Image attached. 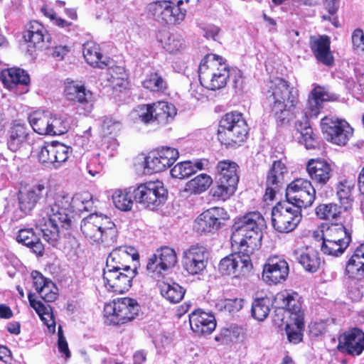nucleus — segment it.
I'll use <instances>...</instances> for the list:
<instances>
[{
  "label": "nucleus",
  "instance_id": "nucleus-1",
  "mask_svg": "<svg viewBox=\"0 0 364 364\" xmlns=\"http://www.w3.org/2000/svg\"><path fill=\"white\" fill-rule=\"evenodd\" d=\"M92 206V196L89 192L78 193L73 196L58 193L53 201L43 210V218L38 220L36 225L45 241L52 246H55L60 237V228L67 229L70 225V214L74 212L88 211Z\"/></svg>",
  "mask_w": 364,
  "mask_h": 364
},
{
  "label": "nucleus",
  "instance_id": "nucleus-2",
  "mask_svg": "<svg viewBox=\"0 0 364 364\" xmlns=\"http://www.w3.org/2000/svg\"><path fill=\"white\" fill-rule=\"evenodd\" d=\"M265 102L277 121L288 122L299 103V92L288 82L277 77L267 82L264 91Z\"/></svg>",
  "mask_w": 364,
  "mask_h": 364
},
{
  "label": "nucleus",
  "instance_id": "nucleus-3",
  "mask_svg": "<svg viewBox=\"0 0 364 364\" xmlns=\"http://www.w3.org/2000/svg\"><path fill=\"white\" fill-rule=\"evenodd\" d=\"M264 226V218L257 211L250 212L235 218L232 227V246L237 250L253 252L260 246L261 230Z\"/></svg>",
  "mask_w": 364,
  "mask_h": 364
},
{
  "label": "nucleus",
  "instance_id": "nucleus-4",
  "mask_svg": "<svg viewBox=\"0 0 364 364\" xmlns=\"http://www.w3.org/2000/svg\"><path fill=\"white\" fill-rule=\"evenodd\" d=\"M80 230L92 243L109 246L117 240V230L114 223L108 216L101 213H92L83 218Z\"/></svg>",
  "mask_w": 364,
  "mask_h": 364
},
{
  "label": "nucleus",
  "instance_id": "nucleus-5",
  "mask_svg": "<svg viewBox=\"0 0 364 364\" xmlns=\"http://www.w3.org/2000/svg\"><path fill=\"white\" fill-rule=\"evenodd\" d=\"M200 84L205 87L215 90L225 86L230 77L228 65L223 59L215 54L206 55L198 68Z\"/></svg>",
  "mask_w": 364,
  "mask_h": 364
},
{
  "label": "nucleus",
  "instance_id": "nucleus-6",
  "mask_svg": "<svg viewBox=\"0 0 364 364\" xmlns=\"http://www.w3.org/2000/svg\"><path fill=\"white\" fill-rule=\"evenodd\" d=\"M247 134L248 126L240 112L227 113L220 121L218 137L227 147L240 146Z\"/></svg>",
  "mask_w": 364,
  "mask_h": 364
},
{
  "label": "nucleus",
  "instance_id": "nucleus-7",
  "mask_svg": "<svg viewBox=\"0 0 364 364\" xmlns=\"http://www.w3.org/2000/svg\"><path fill=\"white\" fill-rule=\"evenodd\" d=\"M321 250L323 254L338 257L351 242V230L342 223H331L322 226Z\"/></svg>",
  "mask_w": 364,
  "mask_h": 364
},
{
  "label": "nucleus",
  "instance_id": "nucleus-8",
  "mask_svg": "<svg viewBox=\"0 0 364 364\" xmlns=\"http://www.w3.org/2000/svg\"><path fill=\"white\" fill-rule=\"evenodd\" d=\"M140 306L129 297L118 298L104 307L105 323L107 325L124 324L134 320L139 314Z\"/></svg>",
  "mask_w": 364,
  "mask_h": 364
},
{
  "label": "nucleus",
  "instance_id": "nucleus-9",
  "mask_svg": "<svg viewBox=\"0 0 364 364\" xmlns=\"http://www.w3.org/2000/svg\"><path fill=\"white\" fill-rule=\"evenodd\" d=\"M301 219V209L290 203H278L272 210V225L280 233L294 231Z\"/></svg>",
  "mask_w": 364,
  "mask_h": 364
},
{
  "label": "nucleus",
  "instance_id": "nucleus-10",
  "mask_svg": "<svg viewBox=\"0 0 364 364\" xmlns=\"http://www.w3.org/2000/svg\"><path fill=\"white\" fill-rule=\"evenodd\" d=\"M134 112L145 124L156 122L162 126L170 123L177 113L173 104L164 101L139 105Z\"/></svg>",
  "mask_w": 364,
  "mask_h": 364
},
{
  "label": "nucleus",
  "instance_id": "nucleus-11",
  "mask_svg": "<svg viewBox=\"0 0 364 364\" xmlns=\"http://www.w3.org/2000/svg\"><path fill=\"white\" fill-rule=\"evenodd\" d=\"M132 195L136 202L151 210L158 208L166 200V191L159 181H149L134 187Z\"/></svg>",
  "mask_w": 364,
  "mask_h": 364
},
{
  "label": "nucleus",
  "instance_id": "nucleus-12",
  "mask_svg": "<svg viewBox=\"0 0 364 364\" xmlns=\"http://www.w3.org/2000/svg\"><path fill=\"white\" fill-rule=\"evenodd\" d=\"M286 197L287 203L301 209L313 204L316 198V190L309 181L297 178L287 187Z\"/></svg>",
  "mask_w": 364,
  "mask_h": 364
},
{
  "label": "nucleus",
  "instance_id": "nucleus-13",
  "mask_svg": "<svg viewBox=\"0 0 364 364\" xmlns=\"http://www.w3.org/2000/svg\"><path fill=\"white\" fill-rule=\"evenodd\" d=\"M321 127L327 141L338 146L346 145L353 134V129L346 121L335 117H323Z\"/></svg>",
  "mask_w": 364,
  "mask_h": 364
},
{
  "label": "nucleus",
  "instance_id": "nucleus-14",
  "mask_svg": "<svg viewBox=\"0 0 364 364\" xmlns=\"http://www.w3.org/2000/svg\"><path fill=\"white\" fill-rule=\"evenodd\" d=\"M251 254L252 252L238 250L237 252L226 256L219 263L220 272L223 275H232L234 277L246 276L252 269Z\"/></svg>",
  "mask_w": 364,
  "mask_h": 364
},
{
  "label": "nucleus",
  "instance_id": "nucleus-15",
  "mask_svg": "<svg viewBox=\"0 0 364 364\" xmlns=\"http://www.w3.org/2000/svg\"><path fill=\"white\" fill-rule=\"evenodd\" d=\"M72 149L58 142L39 146L36 156L40 163L58 168L70 157Z\"/></svg>",
  "mask_w": 364,
  "mask_h": 364
},
{
  "label": "nucleus",
  "instance_id": "nucleus-16",
  "mask_svg": "<svg viewBox=\"0 0 364 364\" xmlns=\"http://www.w3.org/2000/svg\"><path fill=\"white\" fill-rule=\"evenodd\" d=\"M178 155L177 149L168 146L149 153L144 158V173L151 174L164 171L176 161Z\"/></svg>",
  "mask_w": 364,
  "mask_h": 364
},
{
  "label": "nucleus",
  "instance_id": "nucleus-17",
  "mask_svg": "<svg viewBox=\"0 0 364 364\" xmlns=\"http://www.w3.org/2000/svg\"><path fill=\"white\" fill-rule=\"evenodd\" d=\"M44 184L38 183L28 189L20 191L18 194V209L14 213L16 220L28 215L36 206L40 199L47 195Z\"/></svg>",
  "mask_w": 364,
  "mask_h": 364
},
{
  "label": "nucleus",
  "instance_id": "nucleus-18",
  "mask_svg": "<svg viewBox=\"0 0 364 364\" xmlns=\"http://www.w3.org/2000/svg\"><path fill=\"white\" fill-rule=\"evenodd\" d=\"M227 211L220 207H215L201 213L196 220L194 229L199 233L213 232L218 230L223 221L229 219Z\"/></svg>",
  "mask_w": 364,
  "mask_h": 364
},
{
  "label": "nucleus",
  "instance_id": "nucleus-19",
  "mask_svg": "<svg viewBox=\"0 0 364 364\" xmlns=\"http://www.w3.org/2000/svg\"><path fill=\"white\" fill-rule=\"evenodd\" d=\"M23 38L28 44L27 53L33 55L36 50L48 48L50 46L51 36L45 27L36 21H32L23 33Z\"/></svg>",
  "mask_w": 364,
  "mask_h": 364
},
{
  "label": "nucleus",
  "instance_id": "nucleus-20",
  "mask_svg": "<svg viewBox=\"0 0 364 364\" xmlns=\"http://www.w3.org/2000/svg\"><path fill=\"white\" fill-rule=\"evenodd\" d=\"M289 267L287 262L280 256H271L263 265L262 279L268 284H277L285 281Z\"/></svg>",
  "mask_w": 364,
  "mask_h": 364
},
{
  "label": "nucleus",
  "instance_id": "nucleus-21",
  "mask_svg": "<svg viewBox=\"0 0 364 364\" xmlns=\"http://www.w3.org/2000/svg\"><path fill=\"white\" fill-rule=\"evenodd\" d=\"M177 262V257L173 249L163 247L156 251L147 263V271L153 277H158L162 272L172 268Z\"/></svg>",
  "mask_w": 364,
  "mask_h": 364
},
{
  "label": "nucleus",
  "instance_id": "nucleus-22",
  "mask_svg": "<svg viewBox=\"0 0 364 364\" xmlns=\"http://www.w3.org/2000/svg\"><path fill=\"white\" fill-rule=\"evenodd\" d=\"M136 268H127L126 270L103 272V279L106 288L115 293L123 294L132 285V280L136 275Z\"/></svg>",
  "mask_w": 364,
  "mask_h": 364
},
{
  "label": "nucleus",
  "instance_id": "nucleus-23",
  "mask_svg": "<svg viewBox=\"0 0 364 364\" xmlns=\"http://www.w3.org/2000/svg\"><path fill=\"white\" fill-rule=\"evenodd\" d=\"M287 174V168L282 160L274 161L269 169L266 181V190L264 195L265 201L273 200L276 193L284 183V176Z\"/></svg>",
  "mask_w": 364,
  "mask_h": 364
},
{
  "label": "nucleus",
  "instance_id": "nucleus-24",
  "mask_svg": "<svg viewBox=\"0 0 364 364\" xmlns=\"http://www.w3.org/2000/svg\"><path fill=\"white\" fill-rule=\"evenodd\" d=\"M208 252L203 246H192L183 252V265L191 274H198L206 267Z\"/></svg>",
  "mask_w": 364,
  "mask_h": 364
},
{
  "label": "nucleus",
  "instance_id": "nucleus-25",
  "mask_svg": "<svg viewBox=\"0 0 364 364\" xmlns=\"http://www.w3.org/2000/svg\"><path fill=\"white\" fill-rule=\"evenodd\" d=\"M64 93L68 100L79 103L87 113L92 111L95 102L93 94L87 90L84 85L75 81H68L65 83Z\"/></svg>",
  "mask_w": 364,
  "mask_h": 364
},
{
  "label": "nucleus",
  "instance_id": "nucleus-26",
  "mask_svg": "<svg viewBox=\"0 0 364 364\" xmlns=\"http://www.w3.org/2000/svg\"><path fill=\"white\" fill-rule=\"evenodd\" d=\"M274 301L279 308L288 311L290 319H299V322L304 319V311L297 293L287 291L279 292L276 295Z\"/></svg>",
  "mask_w": 364,
  "mask_h": 364
},
{
  "label": "nucleus",
  "instance_id": "nucleus-27",
  "mask_svg": "<svg viewBox=\"0 0 364 364\" xmlns=\"http://www.w3.org/2000/svg\"><path fill=\"white\" fill-rule=\"evenodd\" d=\"M189 323L191 330L200 336L210 334L216 327L214 315L200 309L196 310L189 314Z\"/></svg>",
  "mask_w": 364,
  "mask_h": 364
},
{
  "label": "nucleus",
  "instance_id": "nucleus-28",
  "mask_svg": "<svg viewBox=\"0 0 364 364\" xmlns=\"http://www.w3.org/2000/svg\"><path fill=\"white\" fill-rule=\"evenodd\" d=\"M338 348L352 355H360L364 350V333L357 328L345 332L339 338Z\"/></svg>",
  "mask_w": 364,
  "mask_h": 364
},
{
  "label": "nucleus",
  "instance_id": "nucleus-29",
  "mask_svg": "<svg viewBox=\"0 0 364 364\" xmlns=\"http://www.w3.org/2000/svg\"><path fill=\"white\" fill-rule=\"evenodd\" d=\"M30 129L25 123L14 121L8 131L7 146L12 151H16L30 138Z\"/></svg>",
  "mask_w": 364,
  "mask_h": 364
},
{
  "label": "nucleus",
  "instance_id": "nucleus-30",
  "mask_svg": "<svg viewBox=\"0 0 364 364\" xmlns=\"http://www.w3.org/2000/svg\"><path fill=\"white\" fill-rule=\"evenodd\" d=\"M306 170L310 178L321 185H324L329 181L333 171L331 164L322 159L309 160Z\"/></svg>",
  "mask_w": 364,
  "mask_h": 364
},
{
  "label": "nucleus",
  "instance_id": "nucleus-31",
  "mask_svg": "<svg viewBox=\"0 0 364 364\" xmlns=\"http://www.w3.org/2000/svg\"><path fill=\"white\" fill-rule=\"evenodd\" d=\"M310 47L316 58L326 65L333 63V56L330 52L329 38L323 36L319 37L312 36L310 38Z\"/></svg>",
  "mask_w": 364,
  "mask_h": 364
},
{
  "label": "nucleus",
  "instance_id": "nucleus-32",
  "mask_svg": "<svg viewBox=\"0 0 364 364\" xmlns=\"http://www.w3.org/2000/svg\"><path fill=\"white\" fill-rule=\"evenodd\" d=\"M82 53L86 62L93 67L104 68L112 63L109 58L102 54L100 46L95 42L85 43L83 45Z\"/></svg>",
  "mask_w": 364,
  "mask_h": 364
},
{
  "label": "nucleus",
  "instance_id": "nucleus-33",
  "mask_svg": "<svg viewBox=\"0 0 364 364\" xmlns=\"http://www.w3.org/2000/svg\"><path fill=\"white\" fill-rule=\"evenodd\" d=\"M346 274L355 279L364 278V244L359 245L348 259Z\"/></svg>",
  "mask_w": 364,
  "mask_h": 364
},
{
  "label": "nucleus",
  "instance_id": "nucleus-34",
  "mask_svg": "<svg viewBox=\"0 0 364 364\" xmlns=\"http://www.w3.org/2000/svg\"><path fill=\"white\" fill-rule=\"evenodd\" d=\"M330 100L329 94L323 87H316L309 96L305 114L309 117H317L322 108L323 102Z\"/></svg>",
  "mask_w": 364,
  "mask_h": 364
},
{
  "label": "nucleus",
  "instance_id": "nucleus-35",
  "mask_svg": "<svg viewBox=\"0 0 364 364\" xmlns=\"http://www.w3.org/2000/svg\"><path fill=\"white\" fill-rule=\"evenodd\" d=\"M0 80L9 89H14L18 85H27L30 82L29 75L23 70L16 68L2 70Z\"/></svg>",
  "mask_w": 364,
  "mask_h": 364
},
{
  "label": "nucleus",
  "instance_id": "nucleus-36",
  "mask_svg": "<svg viewBox=\"0 0 364 364\" xmlns=\"http://www.w3.org/2000/svg\"><path fill=\"white\" fill-rule=\"evenodd\" d=\"M50 112L36 110L28 115V119L33 132L41 135H48Z\"/></svg>",
  "mask_w": 364,
  "mask_h": 364
},
{
  "label": "nucleus",
  "instance_id": "nucleus-37",
  "mask_svg": "<svg viewBox=\"0 0 364 364\" xmlns=\"http://www.w3.org/2000/svg\"><path fill=\"white\" fill-rule=\"evenodd\" d=\"M105 79L107 82L106 85L111 87L113 90L122 91L127 87V75L123 67H110L107 70Z\"/></svg>",
  "mask_w": 364,
  "mask_h": 364
},
{
  "label": "nucleus",
  "instance_id": "nucleus-38",
  "mask_svg": "<svg viewBox=\"0 0 364 364\" xmlns=\"http://www.w3.org/2000/svg\"><path fill=\"white\" fill-rule=\"evenodd\" d=\"M203 166L204 164L202 160L184 161L178 163L171 168V175L176 178L184 179L203 169Z\"/></svg>",
  "mask_w": 364,
  "mask_h": 364
},
{
  "label": "nucleus",
  "instance_id": "nucleus-39",
  "mask_svg": "<svg viewBox=\"0 0 364 364\" xmlns=\"http://www.w3.org/2000/svg\"><path fill=\"white\" fill-rule=\"evenodd\" d=\"M28 297L31 306L35 309L49 331L55 332V321L50 306L45 305L41 301L34 299L31 293L28 294Z\"/></svg>",
  "mask_w": 364,
  "mask_h": 364
},
{
  "label": "nucleus",
  "instance_id": "nucleus-40",
  "mask_svg": "<svg viewBox=\"0 0 364 364\" xmlns=\"http://www.w3.org/2000/svg\"><path fill=\"white\" fill-rule=\"evenodd\" d=\"M308 117L309 115L304 114L301 119L296 122L295 127L297 132L300 134L299 137V142L304 144L307 149H310L315 147L316 141Z\"/></svg>",
  "mask_w": 364,
  "mask_h": 364
},
{
  "label": "nucleus",
  "instance_id": "nucleus-41",
  "mask_svg": "<svg viewBox=\"0 0 364 364\" xmlns=\"http://www.w3.org/2000/svg\"><path fill=\"white\" fill-rule=\"evenodd\" d=\"M237 164L230 161L218 162L216 166L218 179L237 186L239 177L237 174Z\"/></svg>",
  "mask_w": 364,
  "mask_h": 364
},
{
  "label": "nucleus",
  "instance_id": "nucleus-42",
  "mask_svg": "<svg viewBox=\"0 0 364 364\" xmlns=\"http://www.w3.org/2000/svg\"><path fill=\"white\" fill-rule=\"evenodd\" d=\"M158 287L161 295L171 303H178L184 296L185 289L176 282H159Z\"/></svg>",
  "mask_w": 364,
  "mask_h": 364
},
{
  "label": "nucleus",
  "instance_id": "nucleus-43",
  "mask_svg": "<svg viewBox=\"0 0 364 364\" xmlns=\"http://www.w3.org/2000/svg\"><path fill=\"white\" fill-rule=\"evenodd\" d=\"M297 260L304 269L309 272H316L321 265L319 253L311 247H307L301 251Z\"/></svg>",
  "mask_w": 364,
  "mask_h": 364
},
{
  "label": "nucleus",
  "instance_id": "nucleus-44",
  "mask_svg": "<svg viewBox=\"0 0 364 364\" xmlns=\"http://www.w3.org/2000/svg\"><path fill=\"white\" fill-rule=\"evenodd\" d=\"M16 240L18 242L30 247L37 255H41L44 250L43 243L32 228L20 230Z\"/></svg>",
  "mask_w": 364,
  "mask_h": 364
},
{
  "label": "nucleus",
  "instance_id": "nucleus-45",
  "mask_svg": "<svg viewBox=\"0 0 364 364\" xmlns=\"http://www.w3.org/2000/svg\"><path fill=\"white\" fill-rule=\"evenodd\" d=\"M149 11L153 18L164 24L172 25L173 18L169 14V1H158L149 5Z\"/></svg>",
  "mask_w": 364,
  "mask_h": 364
},
{
  "label": "nucleus",
  "instance_id": "nucleus-46",
  "mask_svg": "<svg viewBox=\"0 0 364 364\" xmlns=\"http://www.w3.org/2000/svg\"><path fill=\"white\" fill-rule=\"evenodd\" d=\"M70 127V118L66 114L50 112L48 135H61L66 133Z\"/></svg>",
  "mask_w": 364,
  "mask_h": 364
},
{
  "label": "nucleus",
  "instance_id": "nucleus-47",
  "mask_svg": "<svg viewBox=\"0 0 364 364\" xmlns=\"http://www.w3.org/2000/svg\"><path fill=\"white\" fill-rule=\"evenodd\" d=\"M134 187L124 190H116L112 194V201L115 207L122 211H129L133 205L132 199Z\"/></svg>",
  "mask_w": 364,
  "mask_h": 364
},
{
  "label": "nucleus",
  "instance_id": "nucleus-48",
  "mask_svg": "<svg viewBox=\"0 0 364 364\" xmlns=\"http://www.w3.org/2000/svg\"><path fill=\"white\" fill-rule=\"evenodd\" d=\"M353 188L354 183L349 180L341 181L336 186L337 196L345 210H347L352 204V191Z\"/></svg>",
  "mask_w": 364,
  "mask_h": 364
},
{
  "label": "nucleus",
  "instance_id": "nucleus-49",
  "mask_svg": "<svg viewBox=\"0 0 364 364\" xmlns=\"http://www.w3.org/2000/svg\"><path fill=\"white\" fill-rule=\"evenodd\" d=\"M159 41L163 48L170 53H176L184 48V40L176 33H165Z\"/></svg>",
  "mask_w": 364,
  "mask_h": 364
},
{
  "label": "nucleus",
  "instance_id": "nucleus-50",
  "mask_svg": "<svg viewBox=\"0 0 364 364\" xmlns=\"http://www.w3.org/2000/svg\"><path fill=\"white\" fill-rule=\"evenodd\" d=\"M121 255L124 257H129V256L122 249L113 250L107 257L106 262V267L104 271L115 272L126 270L127 268H131L129 265L124 264L121 260Z\"/></svg>",
  "mask_w": 364,
  "mask_h": 364
},
{
  "label": "nucleus",
  "instance_id": "nucleus-51",
  "mask_svg": "<svg viewBox=\"0 0 364 364\" xmlns=\"http://www.w3.org/2000/svg\"><path fill=\"white\" fill-rule=\"evenodd\" d=\"M211 177L206 173H200L189 181L186 190L193 193H200L206 191L212 184Z\"/></svg>",
  "mask_w": 364,
  "mask_h": 364
},
{
  "label": "nucleus",
  "instance_id": "nucleus-52",
  "mask_svg": "<svg viewBox=\"0 0 364 364\" xmlns=\"http://www.w3.org/2000/svg\"><path fill=\"white\" fill-rule=\"evenodd\" d=\"M272 301L268 297L256 299L252 305V315L257 321L264 320L269 314Z\"/></svg>",
  "mask_w": 364,
  "mask_h": 364
},
{
  "label": "nucleus",
  "instance_id": "nucleus-53",
  "mask_svg": "<svg viewBox=\"0 0 364 364\" xmlns=\"http://www.w3.org/2000/svg\"><path fill=\"white\" fill-rule=\"evenodd\" d=\"M142 86L151 92H161L166 89L167 83L158 73L154 72L146 76Z\"/></svg>",
  "mask_w": 364,
  "mask_h": 364
},
{
  "label": "nucleus",
  "instance_id": "nucleus-54",
  "mask_svg": "<svg viewBox=\"0 0 364 364\" xmlns=\"http://www.w3.org/2000/svg\"><path fill=\"white\" fill-rule=\"evenodd\" d=\"M316 213L322 220H336L341 213V207L335 203L320 204L316 208Z\"/></svg>",
  "mask_w": 364,
  "mask_h": 364
},
{
  "label": "nucleus",
  "instance_id": "nucleus-55",
  "mask_svg": "<svg viewBox=\"0 0 364 364\" xmlns=\"http://www.w3.org/2000/svg\"><path fill=\"white\" fill-rule=\"evenodd\" d=\"M291 323L286 326V333L289 342L296 344L302 340V331L304 327V319H291Z\"/></svg>",
  "mask_w": 364,
  "mask_h": 364
},
{
  "label": "nucleus",
  "instance_id": "nucleus-56",
  "mask_svg": "<svg viewBox=\"0 0 364 364\" xmlns=\"http://www.w3.org/2000/svg\"><path fill=\"white\" fill-rule=\"evenodd\" d=\"M237 186L218 179V185L211 189L213 196L221 200H226L233 195Z\"/></svg>",
  "mask_w": 364,
  "mask_h": 364
},
{
  "label": "nucleus",
  "instance_id": "nucleus-57",
  "mask_svg": "<svg viewBox=\"0 0 364 364\" xmlns=\"http://www.w3.org/2000/svg\"><path fill=\"white\" fill-rule=\"evenodd\" d=\"M244 300L242 299H219L215 306L220 311H228L229 312H236L240 311L243 306Z\"/></svg>",
  "mask_w": 364,
  "mask_h": 364
},
{
  "label": "nucleus",
  "instance_id": "nucleus-58",
  "mask_svg": "<svg viewBox=\"0 0 364 364\" xmlns=\"http://www.w3.org/2000/svg\"><path fill=\"white\" fill-rule=\"evenodd\" d=\"M183 4L182 0H178L176 4L169 1V14L174 19L171 21L172 25L179 24L184 20L186 10L181 7Z\"/></svg>",
  "mask_w": 364,
  "mask_h": 364
},
{
  "label": "nucleus",
  "instance_id": "nucleus-59",
  "mask_svg": "<svg viewBox=\"0 0 364 364\" xmlns=\"http://www.w3.org/2000/svg\"><path fill=\"white\" fill-rule=\"evenodd\" d=\"M122 124L118 120L110 117H105L102 124V132L103 135H116L121 129Z\"/></svg>",
  "mask_w": 364,
  "mask_h": 364
},
{
  "label": "nucleus",
  "instance_id": "nucleus-60",
  "mask_svg": "<svg viewBox=\"0 0 364 364\" xmlns=\"http://www.w3.org/2000/svg\"><path fill=\"white\" fill-rule=\"evenodd\" d=\"M58 289L53 282H47L38 293L46 302H53L58 296Z\"/></svg>",
  "mask_w": 364,
  "mask_h": 364
},
{
  "label": "nucleus",
  "instance_id": "nucleus-61",
  "mask_svg": "<svg viewBox=\"0 0 364 364\" xmlns=\"http://www.w3.org/2000/svg\"><path fill=\"white\" fill-rule=\"evenodd\" d=\"M58 348L59 352L65 356V359H68L70 357V351L68 348V342L63 335L62 327L60 326L58 330Z\"/></svg>",
  "mask_w": 364,
  "mask_h": 364
},
{
  "label": "nucleus",
  "instance_id": "nucleus-62",
  "mask_svg": "<svg viewBox=\"0 0 364 364\" xmlns=\"http://www.w3.org/2000/svg\"><path fill=\"white\" fill-rule=\"evenodd\" d=\"M33 284L35 289L38 292L44 286L47 285V282H52L50 279L46 278L41 272L33 271L31 272Z\"/></svg>",
  "mask_w": 364,
  "mask_h": 364
},
{
  "label": "nucleus",
  "instance_id": "nucleus-63",
  "mask_svg": "<svg viewBox=\"0 0 364 364\" xmlns=\"http://www.w3.org/2000/svg\"><path fill=\"white\" fill-rule=\"evenodd\" d=\"M353 47L358 51H364V33L361 29H355L352 34Z\"/></svg>",
  "mask_w": 364,
  "mask_h": 364
},
{
  "label": "nucleus",
  "instance_id": "nucleus-64",
  "mask_svg": "<svg viewBox=\"0 0 364 364\" xmlns=\"http://www.w3.org/2000/svg\"><path fill=\"white\" fill-rule=\"evenodd\" d=\"M86 169L90 176H95L102 171V165L98 162L97 157H94L87 164Z\"/></svg>",
  "mask_w": 364,
  "mask_h": 364
}]
</instances>
